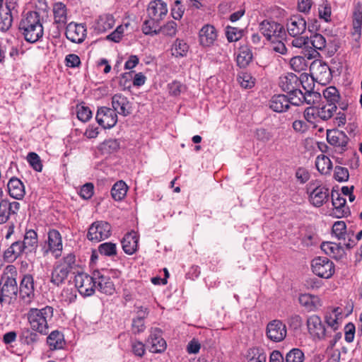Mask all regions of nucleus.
Listing matches in <instances>:
<instances>
[{"label":"nucleus","mask_w":362,"mask_h":362,"mask_svg":"<svg viewBox=\"0 0 362 362\" xmlns=\"http://www.w3.org/2000/svg\"><path fill=\"white\" fill-rule=\"evenodd\" d=\"M19 31L27 42L34 43L42 37L44 28L40 15L36 11L23 14L19 23Z\"/></svg>","instance_id":"obj_1"},{"label":"nucleus","mask_w":362,"mask_h":362,"mask_svg":"<svg viewBox=\"0 0 362 362\" xmlns=\"http://www.w3.org/2000/svg\"><path fill=\"white\" fill-rule=\"evenodd\" d=\"M259 29L269 42L276 39H284L286 37V30L284 25L274 21L264 20L262 21L259 25Z\"/></svg>","instance_id":"obj_2"},{"label":"nucleus","mask_w":362,"mask_h":362,"mask_svg":"<svg viewBox=\"0 0 362 362\" xmlns=\"http://www.w3.org/2000/svg\"><path fill=\"white\" fill-rule=\"evenodd\" d=\"M303 83L302 78L296 74L289 73L280 77L279 86L287 95L300 99L302 97V90L299 88Z\"/></svg>","instance_id":"obj_3"},{"label":"nucleus","mask_w":362,"mask_h":362,"mask_svg":"<svg viewBox=\"0 0 362 362\" xmlns=\"http://www.w3.org/2000/svg\"><path fill=\"white\" fill-rule=\"evenodd\" d=\"M313 272L319 277L331 278L335 272L334 263L325 257H317L311 262Z\"/></svg>","instance_id":"obj_4"},{"label":"nucleus","mask_w":362,"mask_h":362,"mask_svg":"<svg viewBox=\"0 0 362 362\" xmlns=\"http://www.w3.org/2000/svg\"><path fill=\"white\" fill-rule=\"evenodd\" d=\"M111 235V226L105 221H95L93 223L88 230L87 238L98 243L108 238Z\"/></svg>","instance_id":"obj_5"},{"label":"nucleus","mask_w":362,"mask_h":362,"mask_svg":"<svg viewBox=\"0 0 362 362\" xmlns=\"http://www.w3.org/2000/svg\"><path fill=\"white\" fill-rule=\"evenodd\" d=\"M300 99L284 94L274 95L269 100V107L276 112H286L291 105L298 106Z\"/></svg>","instance_id":"obj_6"},{"label":"nucleus","mask_w":362,"mask_h":362,"mask_svg":"<svg viewBox=\"0 0 362 362\" xmlns=\"http://www.w3.org/2000/svg\"><path fill=\"white\" fill-rule=\"evenodd\" d=\"M75 286L81 295L90 296L95 291V279L93 274L88 275L84 272H78L74 278Z\"/></svg>","instance_id":"obj_7"},{"label":"nucleus","mask_w":362,"mask_h":362,"mask_svg":"<svg viewBox=\"0 0 362 362\" xmlns=\"http://www.w3.org/2000/svg\"><path fill=\"white\" fill-rule=\"evenodd\" d=\"M310 71L313 78L318 83L326 85L332 78L329 66L321 61H315L310 65Z\"/></svg>","instance_id":"obj_8"},{"label":"nucleus","mask_w":362,"mask_h":362,"mask_svg":"<svg viewBox=\"0 0 362 362\" xmlns=\"http://www.w3.org/2000/svg\"><path fill=\"white\" fill-rule=\"evenodd\" d=\"M308 190L310 191L309 200L313 206L320 207L328 201L329 189L325 186L310 183Z\"/></svg>","instance_id":"obj_9"},{"label":"nucleus","mask_w":362,"mask_h":362,"mask_svg":"<svg viewBox=\"0 0 362 362\" xmlns=\"http://www.w3.org/2000/svg\"><path fill=\"white\" fill-rule=\"evenodd\" d=\"M28 318L33 331L40 334L45 332V309L31 308L28 313Z\"/></svg>","instance_id":"obj_10"},{"label":"nucleus","mask_w":362,"mask_h":362,"mask_svg":"<svg viewBox=\"0 0 362 362\" xmlns=\"http://www.w3.org/2000/svg\"><path fill=\"white\" fill-rule=\"evenodd\" d=\"M286 327L281 320H274L267 325L266 335L272 341H283L286 337Z\"/></svg>","instance_id":"obj_11"},{"label":"nucleus","mask_w":362,"mask_h":362,"mask_svg":"<svg viewBox=\"0 0 362 362\" xmlns=\"http://www.w3.org/2000/svg\"><path fill=\"white\" fill-rule=\"evenodd\" d=\"M95 119L97 122L104 129H110L117 122V115L114 110L110 107H101L98 108Z\"/></svg>","instance_id":"obj_12"},{"label":"nucleus","mask_w":362,"mask_h":362,"mask_svg":"<svg viewBox=\"0 0 362 362\" xmlns=\"http://www.w3.org/2000/svg\"><path fill=\"white\" fill-rule=\"evenodd\" d=\"M18 293V285L16 279L7 276L0 281V303L8 298L16 297Z\"/></svg>","instance_id":"obj_13"},{"label":"nucleus","mask_w":362,"mask_h":362,"mask_svg":"<svg viewBox=\"0 0 362 362\" xmlns=\"http://www.w3.org/2000/svg\"><path fill=\"white\" fill-rule=\"evenodd\" d=\"M327 140L330 145L337 148L339 153H342L347 149L349 139L342 131L327 130Z\"/></svg>","instance_id":"obj_14"},{"label":"nucleus","mask_w":362,"mask_h":362,"mask_svg":"<svg viewBox=\"0 0 362 362\" xmlns=\"http://www.w3.org/2000/svg\"><path fill=\"white\" fill-rule=\"evenodd\" d=\"M150 345V351L153 353H162L166 349V342L162 337V331L159 328H151L147 340Z\"/></svg>","instance_id":"obj_15"},{"label":"nucleus","mask_w":362,"mask_h":362,"mask_svg":"<svg viewBox=\"0 0 362 362\" xmlns=\"http://www.w3.org/2000/svg\"><path fill=\"white\" fill-rule=\"evenodd\" d=\"M286 30L293 37L300 36L306 30V21L300 16H293L287 20Z\"/></svg>","instance_id":"obj_16"},{"label":"nucleus","mask_w":362,"mask_h":362,"mask_svg":"<svg viewBox=\"0 0 362 362\" xmlns=\"http://www.w3.org/2000/svg\"><path fill=\"white\" fill-rule=\"evenodd\" d=\"M66 38L74 43H81L86 36V29L83 24L70 23L66 28Z\"/></svg>","instance_id":"obj_17"},{"label":"nucleus","mask_w":362,"mask_h":362,"mask_svg":"<svg viewBox=\"0 0 362 362\" xmlns=\"http://www.w3.org/2000/svg\"><path fill=\"white\" fill-rule=\"evenodd\" d=\"M48 249L47 253L49 252L54 258H58L62 255V240L59 232L57 230H51L48 233Z\"/></svg>","instance_id":"obj_18"},{"label":"nucleus","mask_w":362,"mask_h":362,"mask_svg":"<svg viewBox=\"0 0 362 362\" xmlns=\"http://www.w3.org/2000/svg\"><path fill=\"white\" fill-rule=\"evenodd\" d=\"M34 296L33 278L31 275H25L20 284V298L25 304H29Z\"/></svg>","instance_id":"obj_19"},{"label":"nucleus","mask_w":362,"mask_h":362,"mask_svg":"<svg viewBox=\"0 0 362 362\" xmlns=\"http://www.w3.org/2000/svg\"><path fill=\"white\" fill-rule=\"evenodd\" d=\"M95 288L107 295H111L115 291L114 284L108 276L105 275L100 271L93 272Z\"/></svg>","instance_id":"obj_20"},{"label":"nucleus","mask_w":362,"mask_h":362,"mask_svg":"<svg viewBox=\"0 0 362 362\" xmlns=\"http://www.w3.org/2000/svg\"><path fill=\"white\" fill-rule=\"evenodd\" d=\"M112 107L117 114L124 117L132 113V105L128 98L121 93L115 94L112 98Z\"/></svg>","instance_id":"obj_21"},{"label":"nucleus","mask_w":362,"mask_h":362,"mask_svg":"<svg viewBox=\"0 0 362 362\" xmlns=\"http://www.w3.org/2000/svg\"><path fill=\"white\" fill-rule=\"evenodd\" d=\"M326 46V40L321 34L316 33L309 38V47L308 53L305 54V57L308 59H316L320 57L317 50L323 49Z\"/></svg>","instance_id":"obj_22"},{"label":"nucleus","mask_w":362,"mask_h":362,"mask_svg":"<svg viewBox=\"0 0 362 362\" xmlns=\"http://www.w3.org/2000/svg\"><path fill=\"white\" fill-rule=\"evenodd\" d=\"M21 208L18 202H9L8 199L0 202V224L6 223L10 217L18 214Z\"/></svg>","instance_id":"obj_23"},{"label":"nucleus","mask_w":362,"mask_h":362,"mask_svg":"<svg viewBox=\"0 0 362 362\" xmlns=\"http://www.w3.org/2000/svg\"><path fill=\"white\" fill-rule=\"evenodd\" d=\"M148 16L156 21H162L168 13L167 4L161 0L150 2L147 8Z\"/></svg>","instance_id":"obj_24"},{"label":"nucleus","mask_w":362,"mask_h":362,"mask_svg":"<svg viewBox=\"0 0 362 362\" xmlns=\"http://www.w3.org/2000/svg\"><path fill=\"white\" fill-rule=\"evenodd\" d=\"M307 326L313 337L319 339L325 338L326 330L319 316L313 315L309 317L307 320Z\"/></svg>","instance_id":"obj_25"},{"label":"nucleus","mask_w":362,"mask_h":362,"mask_svg":"<svg viewBox=\"0 0 362 362\" xmlns=\"http://www.w3.org/2000/svg\"><path fill=\"white\" fill-rule=\"evenodd\" d=\"M200 44L204 47L214 45L217 39V32L215 27L210 24L204 25L199 33Z\"/></svg>","instance_id":"obj_26"},{"label":"nucleus","mask_w":362,"mask_h":362,"mask_svg":"<svg viewBox=\"0 0 362 362\" xmlns=\"http://www.w3.org/2000/svg\"><path fill=\"white\" fill-rule=\"evenodd\" d=\"M332 202L334 206L333 214L341 218L349 214V209L346 206V199L341 197L338 192H332Z\"/></svg>","instance_id":"obj_27"},{"label":"nucleus","mask_w":362,"mask_h":362,"mask_svg":"<svg viewBox=\"0 0 362 362\" xmlns=\"http://www.w3.org/2000/svg\"><path fill=\"white\" fill-rule=\"evenodd\" d=\"M299 303L308 312L315 311L322 306V303L318 296L309 293L301 294L298 298Z\"/></svg>","instance_id":"obj_28"},{"label":"nucleus","mask_w":362,"mask_h":362,"mask_svg":"<svg viewBox=\"0 0 362 362\" xmlns=\"http://www.w3.org/2000/svg\"><path fill=\"white\" fill-rule=\"evenodd\" d=\"M38 239L37 232L33 229L25 231L23 241H20L23 252H31L36 250L37 247Z\"/></svg>","instance_id":"obj_29"},{"label":"nucleus","mask_w":362,"mask_h":362,"mask_svg":"<svg viewBox=\"0 0 362 362\" xmlns=\"http://www.w3.org/2000/svg\"><path fill=\"white\" fill-rule=\"evenodd\" d=\"M322 250L335 259H341L346 255L344 248L339 244L332 242L322 243L321 245Z\"/></svg>","instance_id":"obj_30"},{"label":"nucleus","mask_w":362,"mask_h":362,"mask_svg":"<svg viewBox=\"0 0 362 362\" xmlns=\"http://www.w3.org/2000/svg\"><path fill=\"white\" fill-rule=\"evenodd\" d=\"M139 237L136 232L127 233L122 240V246L124 252L127 255H133L138 249Z\"/></svg>","instance_id":"obj_31"},{"label":"nucleus","mask_w":362,"mask_h":362,"mask_svg":"<svg viewBox=\"0 0 362 362\" xmlns=\"http://www.w3.org/2000/svg\"><path fill=\"white\" fill-rule=\"evenodd\" d=\"M7 187L10 196L16 199H22L25 194L23 183L16 177H13L9 180Z\"/></svg>","instance_id":"obj_32"},{"label":"nucleus","mask_w":362,"mask_h":362,"mask_svg":"<svg viewBox=\"0 0 362 362\" xmlns=\"http://www.w3.org/2000/svg\"><path fill=\"white\" fill-rule=\"evenodd\" d=\"M115 25V19L112 15L100 16L95 23V30L98 33H105L111 29Z\"/></svg>","instance_id":"obj_33"},{"label":"nucleus","mask_w":362,"mask_h":362,"mask_svg":"<svg viewBox=\"0 0 362 362\" xmlns=\"http://www.w3.org/2000/svg\"><path fill=\"white\" fill-rule=\"evenodd\" d=\"M13 8H14V5L0 9V30L2 32L7 31L12 25L11 10Z\"/></svg>","instance_id":"obj_34"},{"label":"nucleus","mask_w":362,"mask_h":362,"mask_svg":"<svg viewBox=\"0 0 362 362\" xmlns=\"http://www.w3.org/2000/svg\"><path fill=\"white\" fill-rule=\"evenodd\" d=\"M47 344L49 345L51 350L63 348L64 345V334L57 330L52 332L47 337Z\"/></svg>","instance_id":"obj_35"},{"label":"nucleus","mask_w":362,"mask_h":362,"mask_svg":"<svg viewBox=\"0 0 362 362\" xmlns=\"http://www.w3.org/2000/svg\"><path fill=\"white\" fill-rule=\"evenodd\" d=\"M23 252V250L20 245V241H16L4 251V259L7 262H12Z\"/></svg>","instance_id":"obj_36"},{"label":"nucleus","mask_w":362,"mask_h":362,"mask_svg":"<svg viewBox=\"0 0 362 362\" xmlns=\"http://www.w3.org/2000/svg\"><path fill=\"white\" fill-rule=\"evenodd\" d=\"M53 14L54 23L57 24H65L66 22V6L58 2L54 4Z\"/></svg>","instance_id":"obj_37"},{"label":"nucleus","mask_w":362,"mask_h":362,"mask_svg":"<svg viewBox=\"0 0 362 362\" xmlns=\"http://www.w3.org/2000/svg\"><path fill=\"white\" fill-rule=\"evenodd\" d=\"M246 358L248 362H266L267 355L262 349L252 347L247 350Z\"/></svg>","instance_id":"obj_38"},{"label":"nucleus","mask_w":362,"mask_h":362,"mask_svg":"<svg viewBox=\"0 0 362 362\" xmlns=\"http://www.w3.org/2000/svg\"><path fill=\"white\" fill-rule=\"evenodd\" d=\"M361 25H362V12L360 11H357L354 12V21H353V27L354 32H352V35L354 37L357 45V47H359V40L361 36Z\"/></svg>","instance_id":"obj_39"},{"label":"nucleus","mask_w":362,"mask_h":362,"mask_svg":"<svg viewBox=\"0 0 362 362\" xmlns=\"http://www.w3.org/2000/svg\"><path fill=\"white\" fill-rule=\"evenodd\" d=\"M127 189V185L124 181L120 180L117 182L112 186L111 189V194L112 198L115 201L122 200L126 196Z\"/></svg>","instance_id":"obj_40"},{"label":"nucleus","mask_w":362,"mask_h":362,"mask_svg":"<svg viewBox=\"0 0 362 362\" xmlns=\"http://www.w3.org/2000/svg\"><path fill=\"white\" fill-rule=\"evenodd\" d=\"M315 166L317 170L322 174H328L332 168V164L330 159L325 156H318L315 160Z\"/></svg>","instance_id":"obj_41"},{"label":"nucleus","mask_w":362,"mask_h":362,"mask_svg":"<svg viewBox=\"0 0 362 362\" xmlns=\"http://www.w3.org/2000/svg\"><path fill=\"white\" fill-rule=\"evenodd\" d=\"M189 50V45L183 40L177 39L172 47V55L175 57H184L187 56Z\"/></svg>","instance_id":"obj_42"},{"label":"nucleus","mask_w":362,"mask_h":362,"mask_svg":"<svg viewBox=\"0 0 362 362\" xmlns=\"http://www.w3.org/2000/svg\"><path fill=\"white\" fill-rule=\"evenodd\" d=\"M323 96L326 100L327 104L337 106V103H339L340 95L338 90L334 86H329L323 90Z\"/></svg>","instance_id":"obj_43"},{"label":"nucleus","mask_w":362,"mask_h":362,"mask_svg":"<svg viewBox=\"0 0 362 362\" xmlns=\"http://www.w3.org/2000/svg\"><path fill=\"white\" fill-rule=\"evenodd\" d=\"M69 274L65 267L58 264L52 272L51 281L59 286L64 281Z\"/></svg>","instance_id":"obj_44"},{"label":"nucleus","mask_w":362,"mask_h":362,"mask_svg":"<svg viewBox=\"0 0 362 362\" xmlns=\"http://www.w3.org/2000/svg\"><path fill=\"white\" fill-rule=\"evenodd\" d=\"M160 21H156L153 18L146 20L142 25V31L145 35H155L160 33V27L158 28Z\"/></svg>","instance_id":"obj_45"},{"label":"nucleus","mask_w":362,"mask_h":362,"mask_svg":"<svg viewBox=\"0 0 362 362\" xmlns=\"http://www.w3.org/2000/svg\"><path fill=\"white\" fill-rule=\"evenodd\" d=\"M318 109V117L320 119L326 121L329 119L332 118L334 115V112H336L337 107L332 106V105L325 104L323 105L320 107H317Z\"/></svg>","instance_id":"obj_46"},{"label":"nucleus","mask_w":362,"mask_h":362,"mask_svg":"<svg viewBox=\"0 0 362 362\" xmlns=\"http://www.w3.org/2000/svg\"><path fill=\"white\" fill-rule=\"evenodd\" d=\"M252 59V54L251 52L246 49L240 52L237 56L236 61L240 68H245L250 63Z\"/></svg>","instance_id":"obj_47"},{"label":"nucleus","mask_w":362,"mask_h":362,"mask_svg":"<svg viewBox=\"0 0 362 362\" xmlns=\"http://www.w3.org/2000/svg\"><path fill=\"white\" fill-rule=\"evenodd\" d=\"M290 65L291 69L296 72L305 71L307 68L306 60L301 56L292 57L290 60Z\"/></svg>","instance_id":"obj_48"},{"label":"nucleus","mask_w":362,"mask_h":362,"mask_svg":"<svg viewBox=\"0 0 362 362\" xmlns=\"http://www.w3.org/2000/svg\"><path fill=\"white\" fill-rule=\"evenodd\" d=\"M237 79L240 86L245 88H251L255 83V78L247 72H241Z\"/></svg>","instance_id":"obj_49"},{"label":"nucleus","mask_w":362,"mask_h":362,"mask_svg":"<svg viewBox=\"0 0 362 362\" xmlns=\"http://www.w3.org/2000/svg\"><path fill=\"white\" fill-rule=\"evenodd\" d=\"M98 251L105 256H114L117 255V246L111 242L104 243L99 245Z\"/></svg>","instance_id":"obj_50"},{"label":"nucleus","mask_w":362,"mask_h":362,"mask_svg":"<svg viewBox=\"0 0 362 362\" xmlns=\"http://www.w3.org/2000/svg\"><path fill=\"white\" fill-rule=\"evenodd\" d=\"M27 160L30 166L37 172H41L42 170V163L40 156L34 152H30L28 154Z\"/></svg>","instance_id":"obj_51"},{"label":"nucleus","mask_w":362,"mask_h":362,"mask_svg":"<svg viewBox=\"0 0 362 362\" xmlns=\"http://www.w3.org/2000/svg\"><path fill=\"white\" fill-rule=\"evenodd\" d=\"M285 361L286 362H303L304 354L299 349H293L286 355Z\"/></svg>","instance_id":"obj_52"},{"label":"nucleus","mask_w":362,"mask_h":362,"mask_svg":"<svg viewBox=\"0 0 362 362\" xmlns=\"http://www.w3.org/2000/svg\"><path fill=\"white\" fill-rule=\"evenodd\" d=\"M302 97H300V103H298V106L305 103L308 105L313 104L315 103V100L319 98L320 95V93L313 91L312 90H307L305 93L302 92Z\"/></svg>","instance_id":"obj_53"},{"label":"nucleus","mask_w":362,"mask_h":362,"mask_svg":"<svg viewBox=\"0 0 362 362\" xmlns=\"http://www.w3.org/2000/svg\"><path fill=\"white\" fill-rule=\"evenodd\" d=\"M177 31V24L173 21H168L163 26L160 27V33L165 36L174 37Z\"/></svg>","instance_id":"obj_54"},{"label":"nucleus","mask_w":362,"mask_h":362,"mask_svg":"<svg viewBox=\"0 0 362 362\" xmlns=\"http://www.w3.org/2000/svg\"><path fill=\"white\" fill-rule=\"evenodd\" d=\"M119 148V142L117 139L105 140L101 144V150L107 153L116 151Z\"/></svg>","instance_id":"obj_55"},{"label":"nucleus","mask_w":362,"mask_h":362,"mask_svg":"<svg viewBox=\"0 0 362 362\" xmlns=\"http://www.w3.org/2000/svg\"><path fill=\"white\" fill-rule=\"evenodd\" d=\"M59 265L65 267L69 273L72 272L76 267L75 255L72 253L68 254L63 258V262Z\"/></svg>","instance_id":"obj_56"},{"label":"nucleus","mask_w":362,"mask_h":362,"mask_svg":"<svg viewBox=\"0 0 362 362\" xmlns=\"http://www.w3.org/2000/svg\"><path fill=\"white\" fill-rule=\"evenodd\" d=\"M334 179L338 182H346L349 177V170L346 168L336 166L334 168Z\"/></svg>","instance_id":"obj_57"},{"label":"nucleus","mask_w":362,"mask_h":362,"mask_svg":"<svg viewBox=\"0 0 362 362\" xmlns=\"http://www.w3.org/2000/svg\"><path fill=\"white\" fill-rule=\"evenodd\" d=\"M346 223L342 221H336L332 226V233L338 239L344 238V235L346 232Z\"/></svg>","instance_id":"obj_58"},{"label":"nucleus","mask_w":362,"mask_h":362,"mask_svg":"<svg viewBox=\"0 0 362 362\" xmlns=\"http://www.w3.org/2000/svg\"><path fill=\"white\" fill-rule=\"evenodd\" d=\"M92 117V112L89 107L85 106H77V117L79 120L86 122Z\"/></svg>","instance_id":"obj_59"},{"label":"nucleus","mask_w":362,"mask_h":362,"mask_svg":"<svg viewBox=\"0 0 362 362\" xmlns=\"http://www.w3.org/2000/svg\"><path fill=\"white\" fill-rule=\"evenodd\" d=\"M317 107H308L304 111V117L310 123H314L318 117Z\"/></svg>","instance_id":"obj_60"},{"label":"nucleus","mask_w":362,"mask_h":362,"mask_svg":"<svg viewBox=\"0 0 362 362\" xmlns=\"http://www.w3.org/2000/svg\"><path fill=\"white\" fill-rule=\"evenodd\" d=\"M21 341L23 343L30 344L37 341V334L28 329H23L21 334Z\"/></svg>","instance_id":"obj_61"},{"label":"nucleus","mask_w":362,"mask_h":362,"mask_svg":"<svg viewBox=\"0 0 362 362\" xmlns=\"http://www.w3.org/2000/svg\"><path fill=\"white\" fill-rule=\"evenodd\" d=\"M144 320L145 319L137 317L132 320V331L134 334H139L145 330L146 326L144 324Z\"/></svg>","instance_id":"obj_62"},{"label":"nucleus","mask_w":362,"mask_h":362,"mask_svg":"<svg viewBox=\"0 0 362 362\" xmlns=\"http://www.w3.org/2000/svg\"><path fill=\"white\" fill-rule=\"evenodd\" d=\"M185 8L180 0H176L171 9V14L174 19L180 20L184 14Z\"/></svg>","instance_id":"obj_63"},{"label":"nucleus","mask_w":362,"mask_h":362,"mask_svg":"<svg viewBox=\"0 0 362 362\" xmlns=\"http://www.w3.org/2000/svg\"><path fill=\"white\" fill-rule=\"evenodd\" d=\"M242 36V33L237 28L227 27L226 37L229 42H236Z\"/></svg>","instance_id":"obj_64"}]
</instances>
